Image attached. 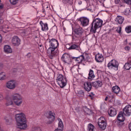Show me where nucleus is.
<instances>
[{
    "mask_svg": "<svg viewBox=\"0 0 131 131\" xmlns=\"http://www.w3.org/2000/svg\"><path fill=\"white\" fill-rule=\"evenodd\" d=\"M59 41L55 38L47 39L45 44V48L47 49V53L49 54L50 59H53L59 55Z\"/></svg>",
    "mask_w": 131,
    "mask_h": 131,
    "instance_id": "nucleus-1",
    "label": "nucleus"
},
{
    "mask_svg": "<svg viewBox=\"0 0 131 131\" xmlns=\"http://www.w3.org/2000/svg\"><path fill=\"white\" fill-rule=\"evenodd\" d=\"M15 104L16 106H21L23 103V99L21 95L18 93H14L11 95L10 97L7 98L6 106H11Z\"/></svg>",
    "mask_w": 131,
    "mask_h": 131,
    "instance_id": "nucleus-2",
    "label": "nucleus"
},
{
    "mask_svg": "<svg viewBox=\"0 0 131 131\" xmlns=\"http://www.w3.org/2000/svg\"><path fill=\"white\" fill-rule=\"evenodd\" d=\"M15 120L17 128L26 129L27 128V120L26 116L23 113L15 115Z\"/></svg>",
    "mask_w": 131,
    "mask_h": 131,
    "instance_id": "nucleus-3",
    "label": "nucleus"
},
{
    "mask_svg": "<svg viewBox=\"0 0 131 131\" xmlns=\"http://www.w3.org/2000/svg\"><path fill=\"white\" fill-rule=\"evenodd\" d=\"M103 25V20L101 19L97 18L94 19L91 24V29L90 30L91 32L96 33L97 32V29L102 27Z\"/></svg>",
    "mask_w": 131,
    "mask_h": 131,
    "instance_id": "nucleus-4",
    "label": "nucleus"
},
{
    "mask_svg": "<svg viewBox=\"0 0 131 131\" xmlns=\"http://www.w3.org/2000/svg\"><path fill=\"white\" fill-rule=\"evenodd\" d=\"M56 82H57V84H58L61 89L66 86L67 84V79L66 77L62 74H58L57 75Z\"/></svg>",
    "mask_w": 131,
    "mask_h": 131,
    "instance_id": "nucleus-5",
    "label": "nucleus"
},
{
    "mask_svg": "<svg viewBox=\"0 0 131 131\" xmlns=\"http://www.w3.org/2000/svg\"><path fill=\"white\" fill-rule=\"evenodd\" d=\"M83 29L79 26H76L74 30V33L75 37L79 39L81 38L82 36V33H83Z\"/></svg>",
    "mask_w": 131,
    "mask_h": 131,
    "instance_id": "nucleus-6",
    "label": "nucleus"
},
{
    "mask_svg": "<svg viewBox=\"0 0 131 131\" xmlns=\"http://www.w3.org/2000/svg\"><path fill=\"white\" fill-rule=\"evenodd\" d=\"M118 66L119 63L115 59L112 60L107 64V67L110 70H115V71L118 70Z\"/></svg>",
    "mask_w": 131,
    "mask_h": 131,
    "instance_id": "nucleus-7",
    "label": "nucleus"
},
{
    "mask_svg": "<svg viewBox=\"0 0 131 131\" xmlns=\"http://www.w3.org/2000/svg\"><path fill=\"white\" fill-rule=\"evenodd\" d=\"M98 125L101 130H105L106 129V127H107V122H106L105 117H100L98 119Z\"/></svg>",
    "mask_w": 131,
    "mask_h": 131,
    "instance_id": "nucleus-8",
    "label": "nucleus"
},
{
    "mask_svg": "<svg viewBox=\"0 0 131 131\" xmlns=\"http://www.w3.org/2000/svg\"><path fill=\"white\" fill-rule=\"evenodd\" d=\"M45 116H46L47 118L48 119H51L47 122V124H51L55 121V117L56 116V114H54V113H53V112L50 111L46 112Z\"/></svg>",
    "mask_w": 131,
    "mask_h": 131,
    "instance_id": "nucleus-9",
    "label": "nucleus"
},
{
    "mask_svg": "<svg viewBox=\"0 0 131 131\" xmlns=\"http://www.w3.org/2000/svg\"><path fill=\"white\" fill-rule=\"evenodd\" d=\"M66 49L69 50V51H71L72 50L79 51L80 50V46L76 42H72L70 44L67 45Z\"/></svg>",
    "mask_w": 131,
    "mask_h": 131,
    "instance_id": "nucleus-10",
    "label": "nucleus"
},
{
    "mask_svg": "<svg viewBox=\"0 0 131 131\" xmlns=\"http://www.w3.org/2000/svg\"><path fill=\"white\" fill-rule=\"evenodd\" d=\"M61 60L64 63H66V64H70L71 63V57H70V56L69 55L64 53L61 57Z\"/></svg>",
    "mask_w": 131,
    "mask_h": 131,
    "instance_id": "nucleus-11",
    "label": "nucleus"
},
{
    "mask_svg": "<svg viewBox=\"0 0 131 131\" xmlns=\"http://www.w3.org/2000/svg\"><path fill=\"white\" fill-rule=\"evenodd\" d=\"M79 21H80V24L82 26H83V27L88 26V25H89V23L90 22V20L88 19V18L84 17H80Z\"/></svg>",
    "mask_w": 131,
    "mask_h": 131,
    "instance_id": "nucleus-12",
    "label": "nucleus"
},
{
    "mask_svg": "<svg viewBox=\"0 0 131 131\" xmlns=\"http://www.w3.org/2000/svg\"><path fill=\"white\" fill-rule=\"evenodd\" d=\"M6 86L7 88V89H9V90H14V89L16 88V81H9L7 82Z\"/></svg>",
    "mask_w": 131,
    "mask_h": 131,
    "instance_id": "nucleus-13",
    "label": "nucleus"
},
{
    "mask_svg": "<svg viewBox=\"0 0 131 131\" xmlns=\"http://www.w3.org/2000/svg\"><path fill=\"white\" fill-rule=\"evenodd\" d=\"M12 42L13 46L18 47V46H20V44L21 43V39H20L18 36H14L12 38Z\"/></svg>",
    "mask_w": 131,
    "mask_h": 131,
    "instance_id": "nucleus-14",
    "label": "nucleus"
},
{
    "mask_svg": "<svg viewBox=\"0 0 131 131\" xmlns=\"http://www.w3.org/2000/svg\"><path fill=\"white\" fill-rule=\"evenodd\" d=\"M123 114H125L126 116H130L131 115V105H126L123 108Z\"/></svg>",
    "mask_w": 131,
    "mask_h": 131,
    "instance_id": "nucleus-15",
    "label": "nucleus"
},
{
    "mask_svg": "<svg viewBox=\"0 0 131 131\" xmlns=\"http://www.w3.org/2000/svg\"><path fill=\"white\" fill-rule=\"evenodd\" d=\"M72 60H74L77 63H82L85 58H84V56L82 55L78 57H72Z\"/></svg>",
    "mask_w": 131,
    "mask_h": 131,
    "instance_id": "nucleus-16",
    "label": "nucleus"
},
{
    "mask_svg": "<svg viewBox=\"0 0 131 131\" xmlns=\"http://www.w3.org/2000/svg\"><path fill=\"white\" fill-rule=\"evenodd\" d=\"M92 86L91 82H85L83 84V88L86 92H91Z\"/></svg>",
    "mask_w": 131,
    "mask_h": 131,
    "instance_id": "nucleus-17",
    "label": "nucleus"
},
{
    "mask_svg": "<svg viewBox=\"0 0 131 131\" xmlns=\"http://www.w3.org/2000/svg\"><path fill=\"white\" fill-rule=\"evenodd\" d=\"M95 60L98 63H102L104 61V56L100 53H98L95 55Z\"/></svg>",
    "mask_w": 131,
    "mask_h": 131,
    "instance_id": "nucleus-18",
    "label": "nucleus"
},
{
    "mask_svg": "<svg viewBox=\"0 0 131 131\" xmlns=\"http://www.w3.org/2000/svg\"><path fill=\"white\" fill-rule=\"evenodd\" d=\"M108 115L110 116H111V117H113L117 114L116 109L113 108V107H111L108 112Z\"/></svg>",
    "mask_w": 131,
    "mask_h": 131,
    "instance_id": "nucleus-19",
    "label": "nucleus"
},
{
    "mask_svg": "<svg viewBox=\"0 0 131 131\" xmlns=\"http://www.w3.org/2000/svg\"><path fill=\"white\" fill-rule=\"evenodd\" d=\"M40 25L41 26L42 31H48V30H49V27L48 26V24L43 23L42 21H40Z\"/></svg>",
    "mask_w": 131,
    "mask_h": 131,
    "instance_id": "nucleus-20",
    "label": "nucleus"
},
{
    "mask_svg": "<svg viewBox=\"0 0 131 131\" xmlns=\"http://www.w3.org/2000/svg\"><path fill=\"white\" fill-rule=\"evenodd\" d=\"M115 20L116 23H118V24H122V23H123V21H124V17L118 15Z\"/></svg>",
    "mask_w": 131,
    "mask_h": 131,
    "instance_id": "nucleus-21",
    "label": "nucleus"
},
{
    "mask_svg": "<svg viewBox=\"0 0 131 131\" xmlns=\"http://www.w3.org/2000/svg\"><path fill=\"white\" fill-rule=\"evenodd\" d=\"M92 85L94 86V88H96V89H98V88H101V86H102V81H94L92 83Z\"/></svg>",
    "mask_w": 131,
    "mask_h": 131,
    "instance_id": "nucleus-22",
    "label": "nucleus"
},
{
    "mask_svg": "<svg viewBox=\"0 0 131 131\" xmlns=\"http://www.w3.org/2000/svg\"><path fill=\"white\" fill-rule=\"evenodd\" d=\"M4 49V52L7 54H11L12 52V48L9 45H5Z\"/></svg>",
    "mask_w": 131,
    "mask_h": 131,
    "instance_id": "nucleus-23",
    "label": "nucleus"
},
{
    "mask_svg": "<svg viewBox=\"0 0 131 131\" xmlns=\"http://www.w3.org/2000/svg\"><path fill=\"white\" fill-rule=\"evenodd\" d=\"M123 112H120L118 116V120L119 121H124L125 118H124V116H123Z\"/></svg>",
    "mask_w": 131,
    "mask_h": 131,
    "instance_id": "nucleus-24",
    "label": "nucleus"
},
{
    "mask_svg": "<svg viewBox=\"0 0 131 131\" xmlns=\"http://www.w3.org/2000/svg\"><path fill=\"white\" fill-rule=\"evenodd\" d=\"M112 92L113 93H114V94H119V92H120V88L117 85L114 86L112 88Z\"/></svg>",
    "mask_w": 131,
    "mask_h": 131,
    "instance_id": "nucleus-25",
    "label": "nucleus"
},
{
    "mask_svg": "<svg viewBox=\"0 0 131 131\" xmlns=\"http://www.w3.org/2000/svg\"><path fill=\"white\" fill-rule=\"evenodd\" d=\"M95 78V74H94V71L93 70L90 69L89 71L88 79H93Z\"/></svg>",
    "mask_w": 131,
    "mask_h": 131,
    "instance_id": "nucleus-26",
    "label": "nucleus"
},
{
    "mask_svg": "<svg viewBox=\"0 0 131 131\" xmlns=\"http://www.w3.org/2000/svg\"><path fill=\"white\" fill-rule=\"evenodd\" d=\"M124 67L126 70H129L131 68V61H128L126 62L124 66Z\"/></svg>",
    "mask_w": 131,
    "mask_h": 131,
    "instance_id": "nucleus-27",
    "label": "nucleus"
},
{
    "mask_svg": "<svg viewBox=\"0 0 131 131\" xmlns=\"http://www.w3.org/2000/svg\"><path fill=\"white\" fill-rule=\"evenodd\" d=\"M88 131H95V126L92 123H90L88 125Z\"/></svg>",
    "mask_w": 131,
    "mask_h": 131,
    "instance_id": "nucleus-28",
    "label": "nucleus"
},
{
    "mask_svg": "<svg viewBox=\"0 0 131 131\" xmlns=\"http://www.w3.org/2000/svg\"><path fill=\"white\" fill-rule=\"evenodd\" d=\"M6 77V73L3 72L0 73V80H5Z\"/></svg>",
    "mask_w": 131,
    "mask_h": 131,
    "instance_id": "nucleus-29",
    "label": "nucleus"
},
{
    "mask_svg": "<svg viewBox=\"0 0 131 131\" xmlns=\"http://www.w3.org/2000/svg\"><path fill=\"white\" fill-rule=\"evenodd\" d=\"M115 4L116 5H119V7H124L123 3L120 2V0H115Z\"/></svg>",
    "mask_w": 131,
    "mask_h": 131,
    "instance_id": "nucleus-30",
    "label": "nucleus"
},
{
    "mask_svg": "<svg viewBox=\"0 0 131 131\" xmlns=\"http://www.w3.org/2000/svg\"><path fill=\"white\" fill-rule=\"evenodd\" d=\"M78 97H84V92L83 90H79L78 92Z\"/></svg>",
    "mask_w": 131,
    "mask_h": 131,
    "instance_id": "nucleus-31",
    "label": "nucleus"
},
{
    "mask_svg": "<svg viewBox=\"0 0 131 131\" xmlns=\"http://www.w3.org/2000/svg\"><path fill=\"white\" fill-rule=\"evenodd\" d=\"M125 30L126 33H131V26H127L125 28Z\"/></svg>",
    "mask_w": 131,
    "mask_h": 131,
    "instance_id": "nucleus-32",
    "label": "nucleus"
},
{
    "mask_svg": "<svg viewBox=\"0 0 131 131\" xmlns=\"http://www.w3.org/2000/svg\"><path fill=\"white\" fill-rule=\"evenodd\" d=\"M114 98V95H110L106 96L105 98L104 99V101H108V100H112V99Z\"/></svg>",
    "mask_w": 131,
    "mask_h": 131,
    "instance_id": "nucleus-33",
    "label": "nucleus"
},
{
    "mask_svg": "<svg viewBox=\"0 0 131 131\" xmlns=\"http://www.w3.org/2000/svg\"><path fill=\"white\" fill-rule=\"evenodd\" d=\"M117 125H118L119 127H121V126H122V125H123V121L118 120L117 121Z\"/></svg>",
    "mask_w": 131,
    "mask_h": 131,
    "instance_id": "nucleus-34",
    "label": "nucleus"
},
{
    "mask_svg": "<svg viewBox=\"0 0 131 131\" xmlns=\"http://www.w3.org/2000/svg\"><path fill=\"white\" fill-rule=\"evenodd\" d=\"M83 110L84 111V112L86 113V112H91V110L89 108H88V107L86 106H83Z\"/></svg>",
    "mask_w": 131,
    "mask_h": 131,
    "instance_id": "nucleus-35",
    "label": "nucleus"
},
{
    "mask_svg": "<svg viewBox=\"0 0 131 131\" xmlns=\"http://www.w3.org/2000/svg\"><path fill=\"white\" fill-rule=\"evenodd\" d=\"M11 5H16L18 0H9Z\"/></svg>",
    "mask_w": 131,
    "mask_h": 131,
    "instance_id": "nucleus-36",
    "label": "nucleus"
},
{
    "mask_svg": "<svg viewBox=\"0 0 131 131\" xmlns=\"http://www.w3.org/2000/svg\"><path fill=\"white\" fill-rule=\"evenodd\" d=\"M5 120H6V123H7V124H9V123H10V122H11V120H12V119L10 118L6 117V118H5Z\"/></svg>",
    "mask_w": 131,
    "mask_h": 131,
    "instance_id": "nucleus-37",
    "label": "nucleus"
},
{
    "mask_svg": "<svg viewBox=\"0 0 131 131\" xmlns=\"http://www.w3.org/2000/svg\"><path fill=\"white\" fill-rule=\"evenodd\" d=\"M33 131H41L40 127H34L33 128Z\"/></svg>",
    "mask_w": 131,
    "mask_h": 131,
    "instance_id": "nucleus-38",
    "label": "nucleus"
},
{
    "mask_svg": "<svg viewBox=\"0 0 131 131\" xmlns=\"http://www.w3.org/2000/svg\"><path fill=\"white\" fill-rule=\"evenodd\" d=\"M125 4H127V5H131V0H123Z\"/></svg>",
    "mask_w": 131,
    "mask_h": 131,
    "instance_id": "nucleus-39",
    "label": "nucleus"
},
{
    "mask_svg": "<svg viewBox=\"0 0 131 131\" xmlns=\"http://www.w3.org/2000/svg\"><path fill=\"white\" fill-rule=\"evenodd\" d=\"M89 97L91 98V100H93L94 98H95V94H94V93L91 92L89 95Z\"/></svg>",
    "mask_w": 131,
    "mask_h": 131,
    "instance_id": "nucleus-40",
    "label": "nucleus"
},
{
    "mask_svg": "<svg viewBox=\"0 0 131 131\" xmlns=\"http://www.w3.org/2000/svg\"><path fill=\"white\" fill-rule=\"evenodd\" d=\"M49 6H50V5H49V3H45L43 5V8H44V9H49Z\"/></svg>",
    "mask_w": 131,
    "mask_h": 131,
    "instance_id": "nucleus-41",
    "label": "nucleus"
},
{
    "mask_svg": "<svg viewBox=\"0 0 131 131\" xmlns=\"http://www.w3.org/2000/svg\"><path fill=\"white\" fill-rule=\"evenodd\" d=\"M129 13H130V10H129V8H126L125 10V14H126V15H128Z\"/></svg>",
    "mask_w": 131,
    "mask_h": 131,
    "instance_id": "nucleus-42",
    "label": "nucleus"
},
{
    "mask_svg": "<svg viewBox=\"0 0 131 131\" xmlns=\"http://www.w3.org/2000/svg\"><path fill=\"white\" fill-rule=\"evenodd\" d=\"M117 32L119 34H121V27H119V28L117 29Z\"/></svg>",
    "mask_w": 131,
    "mask_h": 131,
    "instance_id": "nucleus-43",
    "label": "nucleus"
},
{
    "mask_svg": "<svg viewBox=\"0 0 131 131\" xmlns=\"http://www.w3.org/2000/svg\"><path fill=\"white\" fill-rule=\"evenodd\" d=\"M124 50L125 51H130V47H129V46H126L124 48Z\"/></svg>",
    "mask_w": 131,
    "mask_h": 131,
    "instance_id": "nucleus-44",
    "label": "nucleus"
},
{
    "mask_svg": "<svg viewBox=\"0 0 131 131\" xmlns=\"http://www.w3.org/2000/svg\"><path fill=\"white\" fill-rule=\"evenodd\" d=\"M4 100V96L0 94V101Z\"/></svg>",
    "mask_w": 131,
    "mask_h": 131,
    "instance_id": "nucleus-45",
    "label": "nucleus"
},
{
    "mask_svg": "<svg viewBox=\"0 0 131 131\" xmlns=\"http://www.w3.org/2000/svg\"><path fill=\"white\" fill-rule=\"evenodd\" d=\"M18 70H17V69H13L12 70V73H15V72H17Z\"/></svg>",
    "mask_w": 131,
    "mask_h": 131,
    "instance_id": "nucleus-46",
    "label": "nucleus"
},
{
    "mask_svg": "<svg viewBox=\"0 0 131 131\" xmlns=\"http://www.w3.org/2000/svg\"><path fill=\"white\" fill-rule=\"evenodd\" d=\"M27 56L28 57V58H30V57H31V53H29L27 54Z\"/></svg>",
    "mask_w": 131,
    "mask_h": 131,
    "instance_id": "nucleus-47",
    "label": "nucleus"
},
{
    "mask_svg": "<svg viewBox=\"0 0 131 131\" xmlns=\"http://www.w3.org/2000/svg\"><path fill=\"white\" fill-rule=\"evenodd\" d=\"M4 22V20L0 17V24H2Z\"/></svg>",
    "mask_w": 131,
    "mask_h": 131,
    "instance_id": "nucleus-48",
    "label": "nucleus"
},
{
    "mask_svg": "<svg viewBox=\"0 0 131 131\" xmlns=\"http://www.w3.org/2000/svg\"><path fill=\"white\" fill-rule=\"evenodd\" d=\"M4 5H0V10H2V9H3Z\"/></svg>",
    "mask_w": 131,
    "mask_h": 131,
    "instance_id": "nucleus-49",
    "label": "nucleus"
},
{
    "mask_svg": "<svg viewBox=\"0 0 131 131\" xmlns=\"http://www.w3.org/2000/svg\"><path fill=\"white\" fill-rule=\"evenodd\" d=\"M124 45H127V39H126L124 41Z\"/></svg>",
    "mask_w": 131,
    "mask_h": 131,
    "instance_id": "nucleus-50",
    "label": "nucleus"
},
{
    "mask_svg": "<svg viewBox=\"0 0 131 131\" xmlns=\"http://www.w3.org/2000/svg\"><path fill=\"white\" fill-rule=\"evenodd\" d=\"M2 35H0V42H2Z\"/></svg>",
    "mask_w": 131,
    "mask_h": 131,
    "instance_id": "nucleus-51",
    "label": "nucleus"
},
{
    "mask_svg": "<svg viewBox=\"0 0 131 131\" xmlns=\"http://www.w3.org/2000/svg\"><path fill=\"white\" fill-rule=\"evenodd\" d=\"M1 67H3V64L2 63H0V68Z\"/></svg>",
    "mask_w": 131,
    "mask_h": 131,
    "instance_id": "nucleus-52",
    "label": "nucleus"
},
{
    "mask_svg": "<svg viewBox=\"0 0 131 131\" xmlns=\"http://www.w3.org/2000/svg\"><path fill=\"white\" fill-rule=\"evenodd\" d=\"M129 46H131V42L128 43Z\"/></svg>",
    "mask_w": 131,
    "mask_h": 131,
    "instance_id": "nucleus-53",
    "label": "nucleus"
},
{
    "mask_svg": "<svg viewBox=\"0 0 131 131\" xmlns=\"http://www.w3.org/2000/svg\"><path fill=\"white\" fill-rule=\"evenodd\" d=\"M42 12H43V13H45V10H43Z\"/></svg>",
    "mask_w": 131,
    "mask_h": 131,
    "instance_id": "nucleus-54",
    "label": "nucleus"
},
{
    "mask_svg": "<svg viewBox=\"0 0 131 131\" xmlns=\"http://www.w3.org/2000/svg\"><path fill=\"white\" fill-rule=\"evenodd\" d=\"M1 3H2V1L0 0V4H1Z\"/></svg>",
    "mask_w": 131,
    "mask_h": 131,
    "instance_id": "nucleus-55",
    "label": "nucleus"
}]
</instances>
